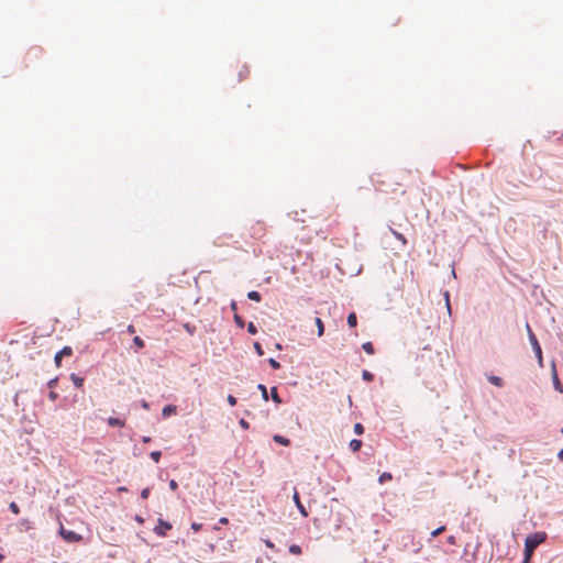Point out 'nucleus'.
<instances>
[{"label":"nucleus","instance_id":"obj_1","mask_svg":"<svg viewBox=\"0 0 563 563\" xmlns=\"http://www.w3.org/2000/svg\"><path fill=\"white\" fill-rule=\"evenodd\" d=\"M545 540H547V533L545 532H536V533L529 534L526 538L525 547H530L534 551L536 548H538Z\"/></svg>","mask_w":563,"mask_h":563},{"label":"nucleus","instance_id":"obj_2","mask_svg":"<svg viewBox=\"0 0 563 563\" xmlns=\"http://www.w3.org/2000/svg\"><path fill=\"white\" fill-rule=\"evenodd\" d=\"M250 235L255 240H261L266 235V224L263 221H255L250 227Z\"/></svg>","mask_w":563,"mask_h":563},{"label":"nucleus","instance_id":"obj_3","mask_svg":"<svg viewBox=\"0 0 563 563\" xmlns=\"http://www.w3.org/2000/svg\"><path fill=\"white\" fill-rule=\"evenodd\" d=\"M526 328H527V332H528L529 341H530V343H531V345H532V349H533V351H534V353H536V356H537V358H538V362H539V364L542 366V361H543V358H542V350H541V346H540V344H539V342H538V340H537V336L534 335V333L532 332V330H531V328H530V325H529L528 323L526 324Z\"/></svg>","mask_w":563,"mask_h":563},{"label":"nucleus","instance_id":"obj_4","mask_svg":"<svg viewBox=\"0 0 563 563\" xmlns=\"http://www.w3.org/2000/svg\"><path fill=\"white\" fill-rule=\"evenodd\" d=\"M59 533L62 538L67 542H79L82 539V537L79 533L71 530H66L64 529L63 526L59 529Z\"/></svg>","mask_w":563,"mask_h":563},{"label":"nucleus","instance_id":"obj_5","mask_svg":"<svg viewBox=\"0 0 563 563\" xmlns=\"http://www.w3.org/2000/svg\"><path fill=\"white\" fill-rule=\"evenodd\" d=\"M172 529V525L167 521H164L162 519L158 520V526L154 528V532L157 536L165 537L167 531Z\"/></svg>","mask_w":563,"mask_h":563},{"label":"nucleus","instance_id":"obj_6","mask_svg":"<svg viewBox=\"0 0 563 563\" xmlns=\"http://www.w3.org/2000/svg\"><path fill=\"white\" fill-rule=\"evenodd\" d=\"M294 501L298 508V510L300 511V514L303 516V517H307L308 516V512L305 508V506L301 504L300 501V498H299V493L297 490L294 492Z\"/></svg>","mask_w":563,"mask_h":563},{"label":"nucleus","instance_id":"obj_7","mask_svg":"<svg viewBox=\"0 0 563 563\" xmlns=\"http://www.w3.org/2000/svg\"><path fill=\"white\" fill-rule=\"evenodd\" d=\"M273 440L276 442V443H279L282 445H285V446H288L290 444V441L289 439L283 437V435H279V434H275L273 437Z\"/></svg>","mask_w":563,"mask_h":563},{"label":"nucleus","instance_id":"obj_8","mask_svg":"<svg viewBox=\"0 0 563 563\" xmlns=\"http://www.w3.org/2000/svg\"><path fill=\"white\" fill-rule=\"evenodd\" d=\"M553 385H554V388L559 391V393H563V386L562 384L560 383V379L558 377V374L555 372V369L553 371Z\"/></svg>","mask_w":563,"mask_h":563},{"label":"nucleus","instance_id":"obj_9","mask_svg":"<svg viewBox=\"0 0 563 563\" xmlns=\"http://www.w3.org/2000/svg\"><path fill=\"white\" fill-rule=\"evenodd\" d=\"M108 424L111 427H124V421L118 418L110 417L108 419Z\"/></svg>","mask_w":563,"mask_h":563},{"label":"nucleus","instance_id":"obj_10","mask_svg":"<svg viewBox=\"0 0 563 563\" xmlns=\"http://www.w3.org/2000/svg\"><path fill=\"white\" fill-rule=\"evenodd\" d=\"M176 411V407L172 405H167L163 408L162 415L164 418L169 417V415L174 413Z\"/></svg>","mask_w":563,"mask_h":563},{"label":"nucleus","instance_id":"obj_11","mask_svg":"<svg viewBox=\"0 0 563 563\" xmlns=\"http://www.w3.org/2000/svg\"><path fill=\"white\" fill-rule=\"evenodd\" d=\"M70 379H71V382L74 383V385L76 387H78V388L82 387V385H84V378L82 377H79L76 374H71L70 375Z\"/></svg>","mask_w":563,"mask_h":563},{"label":"nucleus","instance_id":"obj_12","mask_svg":"<svg viewBox=\"0 0 563 563\" xmlns=\"http://www.w3.org/2000/svg\"><path fill=\"white\" fill-rule=\"evenodd\" d=\"M488 380L489 383H492L493 385L497 386V387H503L504 386V382L500 377L498 376H488Z\"/></svg>","mask_w":563,"mask_h":563},{"label":"nucleus","instance_id":"obj_13","mask_svg":"<svg viewBox=\"0 0 563 563\" xmlns=\"http://www.w3.org/2000/svg\"><path fill=\"white\" fill-rule=\"evenodd\" d=\"M361 446H362V441H361V440L353 439V440L350 442V449H351L353 452H357V451H360Z\"/></svg>","mask_w":563,"mask_h":563},{"label":"nucleus","instance_id":"obj_14","mask_svg":"<svg viewBox=\"0 0 563 563\" xmlns=\"http://www.w3.org/2000/svg\"><path fill=\"white\" fill-rule=\"evenodd\" d=\"M249 75H250L249 67L243 65L239 71V80H243V79L247 78Z\"/></svg>","mask_w":563,"mask_h":563},{"label":"nucleus","instance_id":"obj_15","mask_svg":"<svg viewBox=\"0 0 563 563\" xmlns=\"http://www.w3.org/2000/svg\"><path fill=\"white\" fill-rule=\"evenodd\" d=\"M347 324L352 328L356 327L357 324V317H356V313L355 312H351L349 316H347Z\"/></svg>","mask_w":563,"mask_h":563},{"label":"nucleus","instance_id":"obj_16","mask_svg":"<svg viewBox=\"0 0 563 563\" xmlns=\"http://www.w3.org/2000/svg\"><path fill=\"white\" fill-rule=\"evenodd\" d=\"M247 298L253 301H261L262 297L258 291L252 290L247 294Z\"/></svg>","mask_w":563,"mask_h":563},{"label":"nucleus","instance_id":"obj_17","mask_svg":"<svg viewBox=\"0 0 563 563\" xmlns=\"http://www.w3.org/2000/svg\"><path fill=\"white\" fill-rule=\"evenodd\" d=\"M316 324L318 328V336H322L324 333V324L320 318L316 319Z\"/></svg>","mask_w":563,"mask_h":563},{"label":"nucleus","instance_id":"obj_18","mask_svg":"<svg viewBox=\"0 0 563 563\" xmlns=\"http://www.w3.org/2000/svg\"><path fill=\"white\" fill-rule=\"evenodd\" d=\"M271 395H272V399L276 402V404H280L282 402V399L277 393V388L276 387H273L271 388Z\"/></svg>","mask_w":563,"mask_h":563},{"label":"nucleus","instance_id":"obj_19","mask_svg":"<svg viewBox=\"0 0 563 563\" xmlns=\"http://www.w3.org/2000/svg\"><path fill=\"white\" fill-rule=\"evenodd\" d=\"M390 231H391L393 235H394L398 241H400V242L402 243V245H406L407 240H406V238H405L401 233H399V232H397V231H395V230H393V229H390Z\"/></svg>","mask_w":563,"mask_h":563},{"label":"nucleus","instance_id":"obj_20","mask_svg":"<svg viewBox=\"0 0 563 563\" xmlns=\"http://www.w3.org/2000/svg\"><path fill=\"white\" fill-rule=\"evenodd\" d=\"M533 552L534 551L530 547H525V563H529Z\"/></svg>","mask_w":563,"mask_h":563},{"label":"nucleus","instance_id":"obj_21","mask_svg":"<svg viewBox=\"0 0 563 563\" xmlns=\"http://www.w3.org/2000/svg\"><path fill=\"white\" fill-rule=\"evenodd\" d=\"M363 350L367 353V354H374V346L371 342H365L363 343L362 345Z\"/></svg>","mask_w":563,"mask_h":563},{"label":"nucleus","instance_id":"obj_22","mask_svg":"<svg viewBox=\"0 0 563 563\" xmlns=\"http://www.w3.org/2000/svg\"><path fill=\"white\" fill-rule=\"evenodd\" d=\"M289 552L291 554L299 555V554H301L302 551H301V548L298 544H291L289 547Z\"/></svg>","mask_w":563,"mask_h":563},{"label":"nucleus","instance_id":"obj_23","mask_svg":"<svg viewBox=\"0 0 563 563\" xmlns=\"http://www.w3.org/2000/svg\"><path fill=\"white\" fill-rule=\"evenodd\" d=\"M133 343L136 345L139 350L143 349L145 343L140 336H134Z\"/></svg>","mask_w":563,"mask_h":563},{"label":"nucleus","instance_id":"obj_24","mask_svg":"<svg viewBox=\"0 0 563 563\" xmlns=\"http://www.w3.org/2000/svg\"><path fill=\"white\" fill-rule=\"evenodd\" d=\"M391 478H393V475H391L390 473L385 472V473H383V474L379 476V483H382V484H383V483H385V482H387V481H391Z\"/></svg>","mask_w":563,"mask_h":563},{"label":"nucleus","instance_id":"obj_25","mask_svg":"<svg viewBox=\"0 0 563 563\" xmlns=\"http://www.w3.org/2000/svg\"><path fill=\"white\" fill-rule=\"evenodd\" d=\"M362 378L366 382H372L374 379V375L368 371H363Z\"/></svg>","mask_w":563,"mask_h":563},{"label":"nucleus","instance_id":"obj_26","mask_svg":"<svg viewBox=\"0 0 563 563\" xmlns=\"http://www.w3.org/2000/svg\"><path fill=\"white\" fill-rule=\"evenodd\" d=\"M9 508H10V510H11L14 515H19V514H20V508H19V506L16 505V503H14V501L10 503Z\"/></svg>","mask_w":563,"mask_h":563},{"label":"nucleus","instance_id":"obj_27","mask_svg":"<svg viewBox=\"0 0 563 563\" xmlns=\"http://www.w3.org/2000/svg\"><path fill=\"white\" fill-rule=\"evenodd\" d=\"M258 389L262 391V396H263L264 400L267 401L268 400L267 388L263 384H260Z\"/></svg>","mask_w":563,"mask_h":563},{"label":"nucleus","instance_id":"obj_28","mask_svg":"<svg viewBox=\"0 0 563 563\" xmlns=\"http://www.w3.org/2000/svg\"><path fill=\"white\" fill-rule=\"evenodd\" d=\"M161 456H162V453H161L159 451H153V452L151 453V457H152V460H153L155 463L159 462Z\"/></svg>","mask_w":563,"mask_h":563},{"label":"nucleus","instance_id":"obj_29","mask_svg":"<svg viewBox=\"0 0 563 563\" xmlns=\"http://www.w3.org/2000/svg\"><path fill=\"white\" fill-rule=\"evenodd\" d=\"M354 432H355L356 434H358V435L363 434V432H364V427H363V424H362V423H356V424L354 426Z\"/></svg>","mask_w":563,"mask_h":563},{"label":"nucleus","instance_id":"obj_30","mask_svg":"<svg viewBox=\"0 0 563 563\" xmlns=\"http://www.w3.org/2000/svg\"><path fill=\"white\" fill-rule=\"evenodd\" d=\"M268 363L269 365L274 368V369H279L280 368V363L277 362L275 358H269L268 360Z\"/></svg>","mask_w":563,"mask_h":563},{"label":"nucleus","instance_id":"obj_31","mask_svg":"<svg viewBox=\"0 0 563 563\" xmlns=\"http://www.w3.org/2000/svg\"><path fill=\"white\" fill-rule=\"evenodd\" d=\"M444 298H445V305H446L448 312L451 314V305H450V295H449V291H445V292H444Z\"/></svg>","mask_w":563,"mask_h":563},{"label":"nucleus","instance_id":"obj_32","mask_svg":"<svg viewBox=\"0 0 563 563\" xmlns=\"http://www.w3.org/2000/svg\"><path fill=\"white\" fill-rule=\"evenodd\" d=\"M234 321L240 328L244 327V320L236 313L234 314Z\"/></svg>","mask_w":563,"mask_h":563},{"label":"nucleus","instance_id":"obj_33","mask_svg":"<svg viewBox=\"0 0 563 563\" xmlns=\"http://www.w3.org/2000/svg\"><path fill=\"white\" fill-rule=\"evenodd\" d=\"M254 350L257 353V355H260V356H262L264 354L262 345L258 342L254 343Z\"/></svg>","mask_w":563,"mask_h":563},{"label":"nucleus","instance_id":"obj_34","mask_svg":"<svg viewBox=\"0 0 563 563\" xmlns=\"http://www.w3.org/2000/svg\"><path fill=\"white\" fill-rule=\"evenodd\" d=\"M59 353H62L63 356L64 355L70 356L73 354V350L69 346H65L62 351H59Z\"/></svg>","mask_w":563,"mask_h":563},{"label":"nucleus","instance_id":"obj_35","mask_svg":"<svg viewBox=\"0 0 563 563\" xmlns=\"http://www.w3.org/2000/svg\"><path fill=\"white\" fill-rule=\"evenodd\" d=\"M445 530V527L444 526H441L439 528H437L434 531L431 532V536L432 537H438L439 534H441L443 531Z\"/></svg>","mask_w":563,"mask_h":563},{"label":"nucleus","instance_id":"obj_36","mask_svg":"<svg viewBox=\"0 0 563 563\" xmlns=\"http://www.w3.org/2000/svg\"><path fill=\"white\" fill-rule=\"evenodd\" d=\"M247 331L251 333V334H256L257 332V329L255 327V324L253 322H250L249 325H247Z\"/></svg>","mask_w":563,"mask_h":563},{"label":"nucleus","instance_id":"obj_37","mask_svg":"<svg viewBox=\"0 0 563 563\" xmlns=\"http://www.w3.org/2000/svg\"><path fill=\"white\" fill-rule=\"evenodd\" d=\"M62 357H63V355L59 352L55 355L54 361H55L56 366H60Z\"/></svg>","mask_w":563,"mask_h":563},{"label":"nucleus","instance_id":"obj_38","mask_svg":"<svg viewBox=\"0 0 563 563\" xmlns=\"http://www.w3.org/2000/svg\"><path fill=\"white\" fill-rule=\"evenodd\" d=\"M201 523H197V522H192L191 523V529L195 531V532H198L199 530H201Z\"/></svg>","mask_w":563,"mask_h":563},{"label":"nucleus","instance_id":"obj_39","mask_svg":"<svg viewBox=\"0 0 563 563\" xmlns=\"http://www.w3.org/2000/svg\"><path fill=\"white\" fill-rule=\"evenodd\" d=\"M228 402L231 405V406H235L236 405V398L232 395H229L228 396Z\"/></svg>","mask_w":563,"mask_h":563},{"label":"nucleus","instance_id":"obj_40","mask_svg":"<svg viewBox=\"0 0 563 563\" xmlns=\"http://www.w3.org/2000/svg\"><path fill=\"white\" fill-rule=\"evenodd\" d=\"M177 487H178L177 482H176L175 479H172V481L169 482V488H170L172 490H176V489H177Z\"/></svg>","mask_w":563,"mask_h":563},{"label":"nucleus","instance_id":"obj_41","mask_svg":"<svg viewBox=\"0 0 563 563\" xmlns=\"http://www.w3.org/2000/svg\"><path fill=\"white\" fill-rule=\"evenodd\" d=\"M150 495V489L148 488H144L142 492H141V497L143 499H146Z\"/></svg>","mask_w":563,"mask_h":563},{"label":"nucleus","instance_id":"obj_42","mask_svg":"<svg viewBox=\"0 0 563 563\" xmlns=\"http://www.w3.org/2000/svg\"><path fill=\"white\" fill-rule=\"evenodd\" d=\"M126 331L128 333L133 334L135 333V327L133 324H129Z\"/></svg>","mask_w":563,"mask_h":563},{"label":"nucleus","instance_id":"obj_43","mask_svg":"<svg viewBox=\"0 0 563 563\" xmlns=\"http://www.w3.org/2000/svg\"><path fill=\"white\" fill-rule=\"evenodd\" d=\"M240 424H241V427H242V428H244V429H247V428H249V422H247V421H245L244 419H241V420H240Z\"/></svg>","mask_w":563,"mask_h":563},{"label":"nucleus","instance_id":"obj_44","mask_svg":"<svg viewBox=\"0 0 563 563\" xmlns=\"http://www.w3.org/2000/svg\"><path fill=\"white\" fill-rule=\"evenodd\" d=\"M228 522H229V520L225 517H222L219 519V523H221V525H227Z\"/></svg>","mask_w":563,"mask_h":563},{"label":"nucleus","instance_id":"obj_45","mask_svg":"<svg viewBox=\"0 0 563 563\" xmlns=\"http://www.w3.org/2000/svg\"><path fill=\"white\" fill-rule=\"evenodd\" d=\"M558 457L563 462V449L558 453Z\"/></svg>","mask_w":563,"mask_h":563},{"label":"nucleus","instance_id":"obj_46","mask_svg":"<svg viewBox=\"0 0 563 563\" xmlns=\"http://www.w3.org/2000/svg\"><path fill=\"white\" fill-rule=\"evenodd\" d=\"M56 397H57V395H56L54 391H52V393L49 394V398H51L52 400H55V399H56Z\"/></svg>","mask_w":563,"mask_h":563},{"label":"nucleus","instance_id":"obj_47","mask_svg":"<svg viewBox=\"0 0 563 563\" xmlns=\"http://www.w3.org/2000/svg\"><path fill=\"white\" fill-rule=\"evenodd\" d=\"M231 309H232L233 311H235V310H236V303H235L234 301L231 303Z\"/></svg>","mask_w":563,"mask_h":563},{"label":"nucleus","instance_id":"obj_48","mask_svg":"<svg viewBox=\"0 0 563 563\" xmlns=\"http://www.w3.org/2000/svg\"><path fill=\"white\" fill-rule=\"evenodd\" d=\"M142 407H143L144 409H148V404H147L146 401H143V402H142Z\"/></svg>","mask_w":563,"mask_h":563},{"label":"nucleus","instance_id":"obj_49","mask_svg":"<svg viewBox=\"0 0 563 563\" xmlns=\"http://www.w3.org/2000/svg\"><path fill=\"white\" fill-rule=\"evenodd\" d=\"M150 441H151V438H150V437H144V438H143V442H145V443H146V442H150Z\"/></svg>","mask_w":563,"mask_h":563},{"label":"nucleus","instance_id":"obj_50","mask_svg":"<svg viewBox=\"0 0 563 563\" xmlns=\"http://www.w3.org/2000/svg\"><path fill=\"white\" fill-rule=\"evenodd\" d=\"M265 543H266V545H267L268 548H273V547H274V544H273L271 541H266Z\"/></svg>","mask_w":563,"mask_h":563},{"label":"nucleus","instance_id":"obj_51","mask_svg":"<svg viewBox=\"0 0 563 563\" xmlns=\"http://www.w3.org/2000/svg\"><path fill=\"white\" fill-rule=\"evenodd\" d=\"M449 542L453 543V542H454V538H453V537H450V538H449Z\"/></svg>","mask_w":563,"mask_h":563},{"label":"nucleus","instance_id":"obj_52","mask_svg":"<svg viewBox=\"0 0 563 563\" xmlns=\"http://www.w3.org/2000/svg\"><path fill=\"white\" fill-rule=\"evenodd\" d=\"M3 560V555L0 553V562Z\"/></svg>","mask_w":563,"mask_h":563},{"label":"nucleus","instance_id":"obj_53","mask_svg":"<svg viewBox=\"0 0 563 563\" xmlns=\"http://www.w3.org/2000/svg\"><path fill=\"white\" fill-rule=\"evenodd\" d=\"M561 432L563 433V429L561 430Z\"/></svg>","mask_w":563,"mask_h":563},{"label":"nucleus","instance_id":"obj_54","mask_svg":"<svg viewBox=\"0 0 563 563\" xmlns=\"http://www.w3.org/2000/svg\"><path fill=\"white\" fill-rule=\"evenodd\" d=\"M525 563V562H523Z\"/></svg>","mask_w":563,"mask_h":563}]
</instances>
